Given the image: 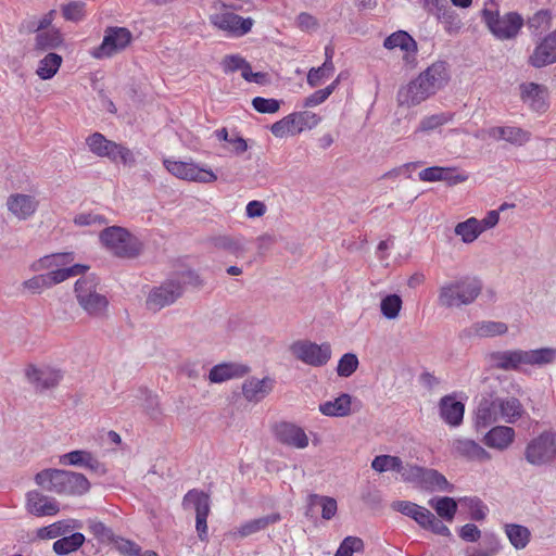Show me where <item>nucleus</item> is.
I'll return each mask as SVG.
<instances>
[{
	"label": "nucleus",
	"instance_id": "nucleus-1",
	"mask_svg": "<svg viewBox=\"0 0 556 556\" xmlns=\"http://www.w3.org/2000/svg\"><path fill=\"white\" fill-rule=\"evenodd\" d=\"M34 480L42 490L59 495L79 496L90 489V482L83 473L70 470L43 469Z\"/></svg>",
	"mask_w": 556,
	"mask_h": 556
},
{
	"label": "nucleus",
	"instance_id": "nucleus-2",
	"mask_svg": "<svg viewBox=\"0 0 556 556\" xmlns=\"http://www.w3.org/2000/svg\"><path fill=\"white\" fill-rule=\"evenodd\" d=\"M556 358V350L552 348H541L535 350H506L492 352L489 355V362L493 368L501 370L522 369V366H544L553 363Z\"/></svg>",
	"mask_w": 556,
	"mask_h": 556
},
{
	"label": "nucleus",
	"instance_id": "nucleus-3",
	"mask_svg": "<svg viewBox=\"0 0 556 556\" xmlns=\"http://www.w3.org/2000/svg\"><path fill=\"white\" fill-rule=\"evenodd\" d=\"M482 291V282L476 277H460L445 281L438 290V305L458 308L476 301Z\"/></svg>",
	"mask_w": 556,
	"mask_h": 556
},
{
	"label": "nucleus",
	"instance_id": "nucleus-4",
	"mask_svg": "<svg viewBox=\"0 0 556 556\" xmlns=\"http://www.w3.org/2000/svg\"><path fill=\"white\" fill-rule=\"evenodd\" d=\"M100 241L112 254L124 258L137 256L142 248L137 237L119 226L104 228L100 232Z\"/></svg>",
	"mask_w": 556,
	"mask_h": 556
},
{
	"label": "nucleus",
	"instance_id": "nucleus-5",
	"mask_svg": "<svg viewBox=\"0 0 556 556\" xmlns=\"http://www.w3.org/2000/svg\"><path fill=\"white\" fill-rule=\"evenodd\" d=\"M75 296L79 306L92 317L105 315L109 301L98 291V281L94 277H83L75 283Z\"/></svg>",
	"mask_w": 556,
	"mask_h": 556
},
{
	"label": "nucleus",
	"instance_id": "nucleus-6",
	"mask_svg": "<svg viewBox=\"0 0 556 556\" xmlns=\"http://www.w3.org/2000/svg\"><path fill=\"white\" fill-rule=\"evenodd\" d=\"M523 457L534 467L551 465L556 459V432L545 430L532 438L525 447Z\"/></svg>",
	"mask_w": 556,
	"mask_h": 556
},
{
	"label": "nucleus",
	"instance_id": "nucleus-7",
	"mask_svg": "<svg viewBox=\"0 0 556 556\" xmlns=\"http://www.w3.org/2000/svg\"><path fill=\"white\" fill-rule=\"evenodd\" d=\"M73 257L70 253H59L47 255L39 260L36 269H50L53 267H61L56 269H52L48 274H46L49 288L54 285L61 283L71 277H75L84 274L89 267L81 264H75L70 267L66 266L72 262Z\"/></svg>",
	"mask_w": 556,
	"mask_h": 556
},
{
	"label": "nucleus",
	"instance_id": "nucleus-8",
	"mask_svg": "<svg viewBox=\"0 0 556 556\" xmlns=\"http://www.w3.org/2000/svg\"><path fill=\"white\" fill-rule=\"evenodd\" d=\"M482 20L489 30L500 40L515 38L523 25V18L516 12L501 15L497 10L493 11L488 8L482 10Z\"/></svg>",
	"mask_w": 556,
	"mask_h": 556
},
{
	"label": "nucleus",
	"instance_id": "nucleus-9",
	"mask_svg": "<svg viewBox=\"0 0 556 556\" xmlns=\"http://www.w3.org/2000/svg\"><path fill=\"white\" fill-rule=\"evenodd\" d=\"M185 289L179 278L167 279L157 287H153L146 300L149 311L159 312L174 304L184 294Z\"/></svg>",
	"mask_w": 556,
	"mask_h": 556
},
{
	"label": "nucleus",
	"instance_id": "nucleus-10",
	"mask_svg": "<svg viewBox=\"0 0 556 556\" xmlns=\"http://www.w3.org/2000/svg\"><path fill=\"white\" fill-rule=\"evenodd\" d=\"M291 353L299 361L313 367H321L331 358V345L328 342L317 344L307 340H299L290 346Z\"/></svg>",
	"mask_w": 556,
	"mask_h": 556
},
{
	"label": "nucleus",
	"instance_id": "nucleus-11",
	"mask_svg": "<svg viewBox=\"0 0 556 556\" xmlns=\"http://www.w3.org/2000/svg\"><path fill=\"white\" fill-rule=\"evenodd\" d=\"M165 168L175 177L182 180L210 184L217 180V176L208 168L200 167L192 161L182 162L173 159L164 160Z\"/></svg>",
	"mask_w": 556,
	"mask_h": 556
},
{
	"label": "nucleus",
	"instance_id": "nucleus-12",
	"mask_svg": "<svg viewBox=\"0 0 556 556\" xmlns=\"http://www.w3.org/2000/svg\"><path fill=\"white\" fill-rule=\"evenodd\" d=\"M210 22L213 26L233 37L244 36L251 30L254 24L253 18H244L227 9L212 14Z\"/></svg>",
	"mask_w": 556,
	"mask_h": 556
},
{
	"label": "nucleus",
	"instance_id": "nucleus-13",
	"mask_svg": "<svg viewBox=\"0 0 556 556\" xmlns=\"http://www.w3.org/2000/svg\"><path fill=\"white\" fill-rule=\"evenodd\" d=\"M131 33L125 27H109L102 43L96 48L92 55L96 59L110 58L124 50L131 41Z\"/></svg>",
	"mask_w": 556,
	"mask_h": 556
},
{
	"label": "nucleus",
	"instance_id": "nucleus-14",
	"mask_svg": "<svg viewBox=\"0 0 556 556\" xmlns=\"http://www.w3.org/2000/svg\"><path fill=\"white\" fill-rule=\"evenodd\" d=\"M419 75L406 86L399 89L396 100L401 106H416L433 96L429 86L422 80Z\"/></svg>",
	"mask_w": 556,
	"mask_h": 556
},
{
	"label": "nucleus",
	"instance_id": "nucleus-15",
	"mask_svg": "<svg viewBox=\"0 0 556 556\" xmlns=\"http://www.w3.org/2000/svg\"><path fill=\"white\" fill-rule=\"evenodd\" d=\"M25 506L26 510L36 517L55 516L60 511L59 502L38 490L26 493Z\"/></svg>",
	"mask_w": 556,
	"mask_h": 556
},
{
	"label": "nucleus",
	"instance_id": "nucleus-16",
	"mask_svg": "<svg viewBox=\"0 0 556 556\" xmlns=\"http://www.w3.org/2000/svg\"><path fill=\"white\" fill-rule=\"evenodd\" d=\"M274 433L277 440L285 445L300 450L308 445V437L304 429L295 424L281 421L275 426Z\"/></svg>",
	"mask_w": 556,
	"mask_h": 556
},
{
	"label": "nucleus",
	"instance_id": "nucleus-17",
	"mask_svg": "<svg viewBox=\"0 0 556 556\" xmlns=\"http://www.w3.org/2000/svg\"><path fill=\"white\" fill-rule=\"evenodd\" d=\"M528 62L535 68L556 63V29L534 48Z\"/></svg>",
	"mask_w": 556,
	"mask_h": 556
},
{
	"label": "nucleus",
	"instance_id": "nucleus-18",
	"mask_svg": "<svg viewBox=\"0 0 556 556\" xmlns=\"http://www.w3.org/2000/svg\"><path fill=\"white\" fill-rule=\"evenodd\" d=\"M488 136L496 141L504 140L510 144L521 147L531 139V132L516 126H494L486 130Z\"/></svg>",
	"mask_w": 556,
	"mask_h": 556
},
{
	"label": "nucleus",
	"instance_id": "nucleus-19",
	"mask_svg": "<svg viewBox=\"0 0 556 556\" xmlns=\"http://www.w3.org/2000/svg\"><path fill=\"white\" fill-rule=\"evenodd\" d=\"M7 207L16 218L25 220L35 214L38 201L29 194L14 193L8 198Z\"/></svg>",
	"mask_w": 556,
	"mask_h": 556
},
{
	"label": "nucleus",
	"instance_id": "nucleus-20",
	"mask_svg": "<svg viewBox=\"0 0 556 556\" xmlns=\"http://www.w3.org/2000/svg\"><path fill=\"white\" fill-rule=\"evenodd\" d=\"M60 464L85 467L97 473H104L106 471L104 465L91 452L85 450H76L63 454L60 457Z\"/></svg>",
	"mask_w": 556,
	"mask_h": 556
},
{
	"label": "nucleus",
	"instance_id": "nucleus-21",
	"mask_svg": "<svg viewBox=\"0 0 556 556\" xmlns=\"http://www.w3.org/2000/svg\"><path fill=\"white\" fill-rule=\"evenodd\" d=\"M521 99L535 112H544L547 109V91L542 85L526 83L520 86Z\"/></svg>",
	"mask_w": 556,
	"mask_h": 556
},
{
	"label": "nucleus",
	"instance_id": "nucleus-22",
	"mask_svg": "<svg viewBox=\"0 0 556 556\" xmlns=\"http://www.w3.org/2000/svg\"><path fill=\"white\" fill-rule=\"evenodd\" d=\"M273 387L274 381L268 377H252L243 382L242 394L248 402L258 403L271 392Z\"/></svg>",
	"mask_w": 556,
	"mask_h": 556
},
{
	"label": "nucleus",
	"instance_id": "nucleus-23",
	"mask_svg": "<svg viewBox=\"0 0 556 556\" xmlns=\"http://www.w3.org/2000/svg\"><path fill=\"white\" fill-rule=\"evenodd\" d=\"M441 418L450 426L457 427L463 422L465 405L454 395H445L439 402Z\"/></svg>",
	"mask_w": 556,
	"mask_h": 556
},
{
	"label": "nucleus",
	"instance_id": "nucleus-24",
	"mask_svg": "<svg viewBox=\"0 0 556 556\" xmlns=\"http://www.w3.org/2000/svg\"><path fill=\"white\" fill-rule=\"evenodd\" d=\"M250 371L249 366L240 363H222L212 367L208 380L212 383H222L230 379L241 378Z\"/></svg>",
	"mask_w": 556,
	"mask_h": 556
},
{
	"label": "nucleus",
	"instance_id": "nucleus-25",
	"mask_svg": "<svg viewBox=\"0 0 556 556\" xmlns=\"http://www.w3.org/2000/svg\"><path fill=\"white\" fill-rule=\"evenodd\" d=\"M28 380L40 390H47L54 388L59 384L62 379V374L58 369L53 368H36L29 367L26 370Z\"/></svg>",
	"mask_w": 556,
	"mask_h": 556
},
{
	"label": "nucleus",
	"instance_id": "nucleus-26",
	"mask_svg": "<svg viewBox=\"0 0 556 556\" xmlns=\"http://www.w3.org/2000/svg\"><path fill=\"white\" fill-rule=\"evenodd\" d=\"M452 167L432 166L419 172L418 177L422 181H446L450 185H457L467 180V176L463 174H454Z\"/></svg>",
	"mask_w": 556,
	"mask_h": 556
},
{
	"label": "nucleus",
	"instance_id": "nucleus-27",
	"mask_svg": "<svg viewBox=\"0 0 556 556\" xmlns=\"http://www.w3.org/2000/svg\"><path fill=\"white\" fill-rule=\"evenodd\" d=\"M419 76L434 94L447 84L450 78L446 63L442 61L431 64Z\"/></svg>",
	"mask_w": 556,
	"mask_h": 556
},
{
	"label": "nucleus",
	"instance_id": "nucleus-28",
	"mask_svg": "<svg viewBox=\"0 0 556 556\" xmlns=\"http://www.w3.org/2000/svg\"><path fill=\"white\" fill-rule=\"evenodd\" d=\"M453 451L462 457L467 459H476L486 462L491 459V454L485 451L480 444L469 439H456L453 441Z\"/></svg>",
	"mask_w": 556,
	"mask_h": 556
},
{
	"label": "nucleus",
	"instance_id": "nucleus-29",
	"mask_svg": "<svg viewBox=\"0 0 556 556\" xmlns=\"http://www.w3.org/2000/svg\"><path fill=\"white\" fill-rule=\"evenodd\" d=\"M515 440V430L507 426H496L486 432L483 442L498 451L508 448Z\"/></svg>",
	"mask_w": 556,
	"mask_h": 556
},
{
	"label": "nucleus",
	"instance_id": "nucleus-30",
	"mask_svg": "<svg viewBox=\"0 0 556 556\" xmlns=\"http://www.w3.org/2000/svg\"><path fill=\"white\" fill-rule=\"evenodd\" d=\"M508 331V326L502 321L482 320L472 324L464 330L467 337L493 338L503 336Z\"/></svg>",
	"mask_w": 556,
	"mask_h": 556
},
{
	"label": "nucleus",
	"instance_id": "nucleus-31",
	"mask_svg": "<svg viewBox=\"0 0 556 556\" xmlns=\"http://www.w3.org/2000/svg\"><path fill=\"white\" fill-rule=\"evenodd\" d=\"M500 420L497 401L483 399L480 401L476 413V427L486 428Z\"/></svg>",
	"mask_w": 556,
	"mask_h": 556
},
{
	"label": "nucleus",
	"instance_id": "nucleus-32",
	"mask_svg": "<svg viewBox=\"0 0 556 556\" xmlns=\"http://www.w3.org/2000/svg\"><path fill=\"white\" fill-rule=\"evenodd\" d=\"M418 488L426 491H448L451 492L453 485L446 480V478L438 470L432 468H426L421 475Z\"/></svg>",
	"mask_w": 556,
	"mask_h": 556
},
{
	"label": "nucleus",
	"instance_id": "nucleus-33",
	"mask_svg": "<svg viewBox=\"0 0 556 556\" xmlns=\"http://www.w3.org/2000/svg\"><path fill=\"white\" fill-rule=\"evenodd\" d=\"M280 518V514L274 513L253 520H249L237 528L232 534L238 535L239 538H247L266 529L269 525L278 522Z\"/></svg>",
	"mask_w": 556,
	"mask_h": 556
},
{
	"label": "nucleus",
	"instance_id": "nucleus-34",
	"mask_svg": "<svg viewBox=\"0 0 556 556\" xmlns=\"http://www.w3.org/2000/svg\"><path fill=\"white\" fill-rule=\"evenodd\" d=\"M184 509H194L197 514H210L211 503L210 496L202 490L192 489L188 491L181 503Z\"/></svg>",
	"mask_w": 556,
	"mask_h": 556
},
{
	"label": "nucleus",
	"instance_id": "nucleus-35",
	"mask_svg": "<svg viewBox=\"0 0 556 556\" xmlns=\"http://www.w3.org/2000/svg\"><path fill=\"white\" fill-rule=\"evenodd\" d=\"M391 508L414 519L421 528L425 526V521L428 520L427 518H429L430 513L426 507L409 501H394L391 504Z\"/></svg>",
	"mask_w": 556,
	"mask_h": 556
},
{
	"label": "nucleus",
	"instance_id": "nucleus-36",
	"mask_svg": "<svg viewBox=\"0 0 556 556\" xmlns=\"http://www.w3.org/2000/svg\"><path fill=\"white\" fill-rule=\"evenodd\" d=\"M352 397L343 393L333 401H327L319 405V410L325 416L344 417L351 413Z\"/></svg>",
	"mask_w": 556,
	"mask_h": 556
},
{
	"label": "nucleus",
	"instance_id": "nucleus-37",
	"mask_svg": "<svg viewBox=\"0 0 556 556\" xmlns=\"http://www.w3.org/2000/svg\"><path fill=\"white\" fill-rule=\"evenodd\" d=\"M424 9L432 15H435L438 20L454 24L457 20L456 13L448 5L447 0H421Z\"/></svg>",
	"mask_w": 556,
	"mask_h": 556
},
{
	"label": "nucleus",
	"instance_id": "nucleus-38",
	"mask_svg": "<svg viewBox=\"0 0 556 556\" xmlns=\"http://www.w3.org/2000/svg\"><path fill=\"white\" fill-rule=\"evenodd\" d=\"M383 47L389 50L400 48L406 53L412 54H415L417 52L416 41L408 33L404 30H397L391 34L389 37H387L384 39Z\"/></svg>",
	"mask_w": 556,
	"mask_h": 556
},
{
	"label": "nucleus",
	"instance_id": "nucleus-39",
	"mask_svg": "<svg viewBox=\"0 0 556 556\" xmlns=\"http://www.w3.org/2000/svg\"><path fill=\"white\" fill-rule=\"evenodd\" d=\"M315 506L321 507V517L326 520H330L332 517H334L338 509L337 501L333 497L311 494L307 497V510L305 513L306 516H309L312 509Z\"/></svg>",
	"mask_w": 556,
	"mask_h": 556
},
{
	"label": "nucleus",
	"instance_id": "nucleus-40",
	"mask_svg": "<svg viewBox=\"0 0 556 556\" xmlns=\"http://www.w3.org/2000/svg\"><path fill=\"white\" fill-rule=\"evenodd\" d=\"M63 43V37L59 29L51 28L38 33L35 37L34 49L38 52L52 50Z\"/></svg>",
	"mask_w": 556,
	"mask_h": 556
},
{
	"label": "nucleus",
	"instance_id": "nucleus-41",
	"mask_svg": "<svg viewBox=\"0 0 556 556\" xmlns=\"http://www.w3.org/2000/svg\"><path fill=\"white\" fill-rule=\"evenodd\" d=\"M504 531L509 540V543L516 548V549H523L529 544L531 540V532L530 530L521 525L517 523H506L504 526Z\"/></svg>",
	"mask_w": 556,
	"mask_h": 556
},
{
	"label": "nucleus",
	"instance_id": "nucleus-42",
	"mask_svg": "<svg viewBox=\"0 0 556 556\" xmlns=\"http://www.w3.org/2000/svg\"><path fill=\"white\" fill-rule=\"evenodd\" d=\"M62 61L60 54L50 52L38 62L36 74L43 80L51 79L58 73Z\"/></svg>",
	"mask_w": 556,
	"mask_h": 556
},
{
	"label": "nucleus",
	"instance_id": "nucleus-43",
	"mask_svg": "<svg viewBox=\"0 0 556 556\" xmlns=\"http://www.w3.org/2000/svg\"><path fill=\"white\" fill-rule=\"evenodd\" d=\"M500 419H504L506 422H515L522 415V405L519 400L515 397L510 399H496Z\"/></svg>",
	"mask_w": 556,
	"mask_h": 556
},
{
	"label": "nucleus",
	"instance_id": "nucleus-44",
	"mask_svg": "<svg viewBox=\"0 0 556 556\" xmlns=\"http://www.w3.org/2000/svg\"><path fill=\"white\" fill-rule=\"evenodd\" d=\"M85 542V535L80 532L61 538L53 543V551L58 555H67L77 551Z\"/></svg>",
	"mask_w": 556,
	"mask_h": 556
},
{
	"label": "nucleus",
	"instance_id": "nucleus-45",
	"mask_svg": "<svg viewBox=\"0 0 556 556\" xmlns=\"http://www.w3.org/2000/svg\"><path fill=\"white\" fill-rule=\"evenodd\" d=\"M76 527V521L73 519L60 520L52 525L38 529L37 536L43 540L55 539L65 533H68L72 529Z\"/></svg>",
	"mask_w": 556,
	"mask_h": 556
},
{
	"label": "nucleus",
	"instance_id": "nucleus-46",
	"mask_svg": "<svg viewBox=\"0 0 556 556\" xmlns=\"http://www.w3.org/2000/svg\"><path fill=\"white\" fill-rule=\"evenodd\" d=\"M429 505L446 521H452L457 511V502L448 496L433 497L429 501Z\"/></svg>",
	"mask_w": 556,
	"mask_h": 556
},
{
	"label": "nucleus",
	"instance_id": "nucleus-47",
	"mask_svg": "<svg viewBox=\"0 0 556 556\" xmlns=\"http://www.w3.org/2000/svg\"><path fill=\"white\" fill-rule=\"evenodd\" d=\"M211 243L214 248L226 251L235 256H242L247 251L240 239L229 236L213 237Z\"/></svg>",
	"mask_w": 556,
	"mask_h": 556
},
{
	"label": "nucleus",
	"instance_id": "nucleus-48",
	"mask_svg": "<svg viewBox=\"0 0 556 556\" xmlns=\"http://www.w3.org/2000/svg\"><path fill=\"white\" fill-rule=\"evenodd\" d=\"M455 233L459 236L464 243L473 242L482 232L480 223L476 217H470L455 226Z\"/></svg>",
	"mask_w": 556,
	"mask_h": 556
},
{
	"label": "nucleus",
	"instance_id": "nucleus-49",
	"mask_svg": "<svg viewBox=\"0 0 556 556\" xmlns=\"http://www.w3.org/2000/svg\"><path fill=\"white\" fill-rule=\"evenodd\" d=\"M86 143H87L89 150L93 154H96L100 157H104L105 154H109L108 151L110 150V148L114 147V141L108 140L100 132H94V134L90 135L86 139Z\"/></svg>",
	"mask_w": 556,
	"mask_h": 556
},
{
	"label": "nucleus",
	"instance_id": "nucleus-50",
	"mask_svg": "<svg viewBox=\"0 0 556 556\" xmlns=\"http://www.w3.org/2000/svg\"><path fill=\"white\" fill-rule=\"evenodd\" d=\"M104 157L110 159L114 163H122L127 166H132L136 163L134 153L126 147L114 142V147H111Z\"/></svg>",
	"mask_w": 556,
	"mask_h": 556
},
{
	"label": "nucleus",
	"instance_id": "nucleus-51",
	"mask_svg": "<svg viewBox=\"0 0 556 556\" xmlns=\"http://www.w3.org/2000/svg\"><path fill=\"white\" fill-rule=\"evenodd\" d=\"M402 459L393 455H378L371 462V468L379 472H386L388 470L397 471L401 469Z\"/></svg>",
	"mask_w": 556,
	"mask_h": 556
},
{
	"label": "nucleus",
	"instance_id": "nucleus-52",
	"mask_svg": "<svg viewBox=\"0 0 556 556\" xmlns=\"http://www.w3.org/2000/svg\"><path fill=\"white\" fill-rule=\"evenodd\" d=\"M403 301L397 294L386 295L380 303L381 314L388 319H395L399 317L402 308Z\"/></svg>",
	"mask_w": 556,
	"mask_h": 556
},
{
	"label": "nucleus",
	"instance_id": "nucleus-53",
	"mask_svg": "<svg viewBox=\"0 0 556 556\" xmlns=\"http://www.w3.org/2000/svg\"><path fill=\"white\" fill-rule=\"evenodd\" d=\"M454 117L453 113H439L427 116L420 121V124L417 128V131L427 132L433 130L448 122H451Z\"/></svg>",
	"mask_w": 556,
	"mask_h": 556
},
{
	"label": "nucleus",
	"instance_id": "nucleus-54",
	"mask_svg": "<svg viewBox=\"0 0 556 556\" xmlns=\"http://www.w3.org/2000/svg\"><path fill=\"white\" fill-rule=\"evenodd\" d=\"M113 547L123 556H139L141 547L128 539L113 534L110 540Z\"/></svg>",
	"mask_w": 556,
	"mask_h": 556
},
{
	"label": "nucleus",
	"instance_id": "nucleus-55",
	"mask_svg": "<svg viewBox=\"0 0 556 556\" xmlns=\"http://www.w3.org/2000/svg\"><path fill=\"white\" fill-rule=\"evenodd\" d=\"M334 71V65L332 63V61H329V60H325L324 64L317 68L313 67L309 70L308 74H307V84L311 86V87H317L320 81L326 78V77H329Z\"/></svg>",
	"mask_w": 556,
	"mask_h": 556
},
{
	"label": "nucleus",
	"instance_id": "nucleus-56",
	"mask_svg": "<svg viewBox=\"0 0 556 556\" xmlns=\"http://www.w3.org/2000/svg\"><path fill=\"white\" fill-rule=\"evenodd\" d=\"M250 63L239 54L226 55L222 61L223 71L226 74L240 71L241 74L249 70Z\"/></svg>",
	"mask_w": 556,
	"mask_h": 556
},
{
	"label": "nucleus",
	"instance_id": "nucleus-57",
	"mask_svg": "<svg viewBox=\"0 0 556 556\" xmlns=\"http://www.w3.org/2000/svg\"><path fill=\"white\" fill-rule=\"evenodd\" d=\"M425 467L415 465V464H401V469L399 473L401 478L406 483H412L418 486L421 475L424 473Z\"/></svg>",
	"mask_w": 556,
	"mask_h": 556
},
{
	"label": "nucleus",
	"instance_id": "nucleus-58",
	"mask_svg": "<svg viewBox=\"0 0 556 556\" xmlns=\"http://www.w3.org/2000/svg\"><path fill=\"white\" fill-rule=\"evenodd\" d=\"M358 364V358L354 353H346L338 363L337 374L340 377L348 378L356 371Z\"/></svg>",
	"mask_w": 556,
	"mask_h": 556
},
{
	"label": "nucleus",
	"instance_id": "nucleus-59",
	"mask_svg": "<svg viewBox=\"0 0 556 556\" xmlns=\"http://www.w3.org/2000/svg\"><path fill=\"white\" fill-rule=\"evenodd\" d=\"M363 548L364 542L362 539L357 536H346L340 544L334 556H353L355 552H361Z\"/></svg>",
	"mask_w": 556,
	"mask_h": 556
},
{
	"label": "nucleus",
	"instance_id": "nucleus-60",
	"mask_svg": "<svg viewBox=\"0 0 556 556\" xmlns=\"http://www.w3.org/2000/svg\"><path fill=\"white\" fill-rule=\"evenodd\" d=\"M85 13V3L73 1L62 5V14L66 21L78 22L83 20Z\"/></svg>",
	"mask_w": 556,
	"mask_h": 556
},
{
	"label": "nucleus",
	"instance_id": "nucleus-61",
	"mask_svg": "<svg viewBox=\"0 0 556 556\" xmlns=\"http://www.w3.org/2000/svg\"><path fill=\"white\" fill-rule=\"evenodd\" d=\"M252 105L255 111L263 114H273L280 109V101L276 99H266L256 97L252 100Z\"/></svg>",
	"mask_w": 556,
	"mask_h": 556
},
{
	"label": "nucleus",
	"instance_id": "nucleus-62",
	"mask_svg": "<svg viewBox=\"0 0 556 556\" xmlns=\"http://www.w3.org/2000/svg\"><path fill=\"white\" fill-rule=\"evenodd\" d=\"M469 508L470 518L476 521H481L486 517L488 507L478 497L465 498Z\"/></svg>",
	"mask_w": 556,
	"mask_h": 556
},
{
	"label": "nucleus",
	"instance_id": "nucleus-63",
	"mask_svg": "<svg viewBox=\"0 0 556 556\" xmlns=\"http://www.w3.org/2000/svg\"><path fill=\"white\" fill-rule=\"evenodd\" d=\"M427 519L428 520L425 521V526H422L424 529L431 530L433 533L439 535L451 536L450 529L431 511L429 513V518Z\"/></svg>",
	"mask_w": 556,
	"mask_h": 556
},
{
	"label": "nucleus",
	"instance_id": "nucleus-64",
	"mask_svg": "<svg viewBox=\"0 0 556 556\" xmlns=\"http://www.w3.org/2000/svg\"><path fill=\"white\" fill-rule=\"evenodd\" d=\"M300 119V129H312L316 127L321 118L316 113H313L311 111H302L296 113Z\"/></svg>",
	"mask_w": 556,
	"mask_h": 556
}]
</instances>
